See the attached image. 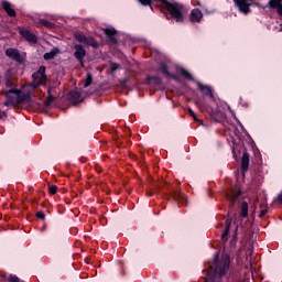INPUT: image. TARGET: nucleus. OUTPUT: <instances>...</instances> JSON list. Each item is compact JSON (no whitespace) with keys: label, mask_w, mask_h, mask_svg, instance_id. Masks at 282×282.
I'll return each instance as SVG.
<instances>
[{"label":"nucleus","mask_w":282,"mask_h":282,"mask_svg":"<svg viewBox=\"0 0 282 282\" xmlns=\"http://www.w3.org/2000/svg\"><path fill=\"white\" fill-rule=\"evenodd\" d=\"M208 268L216 279L226 276L230 281V276H232L230 273V254L228 253H224L221 259H219L218 252L214 253L213 260L208 262Z\"/></svg>","instance_id":"nucleus-1"},{"label":"nucleus","mask_w":282,"mask_h":282,"mask_svg":"<svg viewBox=\"0 0 282 282\" xmlns=\"http://www.w3.org/2000/svg\"><path fill=\"white\" fill-rule=\"evenodd\" d=\"M141 3V6L151 8L153 10V3H161L163 10H166L176 21V23H184V13L182 12L184 10V4L178 2H171L169 0H137Z\"/></svg>","instance_id":"nucleus-2"},{"label":"nucleus","mask_w":282,"mask_h":282,"mask_svg":"<svg viewBox=\"0 0 282 282\" xmlns=\"http://www.w3.org/2000/svg\"><path fill=\"white\" fill-rule=\"evenodd\" d=\"M164 195L169 202H175L177 206H186L187 204L186 196L177 189L169 188Z\"/></svg>","instance_id":"nucleus-3"},{"label":"nucleus","mask_w":282,"mask_h":282,"mask_svg":"<svg viewBox=\"0 0 282 282\" xmlns=\"http://www.w3.org/2000/svg\"><path fill=\"white\" fill-rule=\"evenodd\" d=\"M74 39L77 41V43H82V45H87L88 47H94V50H98V47H100V44L98 41H96V39L93 36H86L82 32H75Z\"/></svg>","instance_id":"nucleus-4"},{"label":"nucleus","mask_w":282,"mask_h":282,"mask_svg":"<svg viewBox=\"0 0 282 282\" xmlns=\"http://www.w3.org/2000/svg\"><path fill=\"white\" fill-rule=\"evenodd\" d=\"M17 88L1 90V96H4L6 98V101L3 102L4 107H17Z\"/></svg>","instance_id":"nucleus-5"},{"label":"nucleus","mask_w":282,"mask_h":282,"mask_svg":"<svg viewBox=\"0 0 282 282\" xmlns=\"http://www.w3.org/2000/svg\"><path fill=\"white\" fill-rule=\"evenodd\" d=\"M251 1L252 0H234V3L241 14H250V12H252V9H250V6H252Z\"/></svg>","instance_id":"nucleus-6"},{"label":"nucleus","mask_w":282,"mask_h":282,"mask_svg":"<svg viewBox=\"0 0 282 282\" xmlns=\"http://www.w3.org/2000/svg\"><path fill=\"white\" fill-rule=\"evenodd\" d=\"M74 50V57L76 61H78V63H80L82 67H85V57L87 56V51L83 44H75Z\"/></svg>","instance_id":"nucleus-7"},{"label":"nucleus","mask_w":282,"mask_h":282,"mask_svg":"<svg viewBox=\"0 0 282 282\" xmlns=\"http://www.w3.org/2000/svg\"><path fill=\"white\" fill-rule=\"evenodd\" d=\"M19 34L20 36H22V39H24V41H26L31 45H36V43H39V37L36 36V34L30 32V30L28 29H20Z\"/></svg>","instance_id":"nucleus-8"},{"label":"nucleus","mask_w":282,"mask_h":282,"mask_svg":"<svg viewBox=\"0 0 282 282\" xmlns=\"http://www.w3.org/2000/svg\"><path fill=\"white\" fill-rule=\"evenodd\" d=\"M32 78L37 85H45L47 83V75H45V66H40L39 70L33 73Z\"/></svg>","instance_id":"nucleus-9"},{"label":"nucleus","mask_w":282,"mask_h":282,"mask_svg":"<svg viewBox=\"0 0 282 282\" xmlns=\"http://www.w3.org/2000/svg\"><path fill=\"white\" fill-rule=\"evenodd\" d=\"M4 54L6 56H8V58L15 61V63H23V56H21V53L19 52L18 48H7L4 51Z\"/></svg>","instance_id":"nucleus-10"},{"label":"nucleus","mask_w":282,"mask_h":282,"mask_svg":"<svg viewBox=\"0 0 282 282\" xmlns=\"http://www.w3.org/2000/svg\"><path fill=\"white\" fill-rule=\"evenodd\" d=\"M196 85L198 91L204 94L207 98H210V100H215V95L213 94V88L210 86L204 85L202 82H196Z\"/></svg>","instance_id":"nucleus-11"},{"label":"nucleus","mask_w":282,"mask_h":282,"mask_svg":"<svg viewBox=\"0 0 282 282\" xmlns=\"http://www.w3.org/2000/svg\"><path fill=\"white\" fill-rule=\"evenodd\" d=\"M104 34L107 36L108 43H111V45H118V39H116V34H118V31L113 28L104 29Z\"/></svg>","instance_id":"nucleus-12"},{"label":"nucleus","mask_w":282,"mask_h":282,"mask_svg":"<svg viewBox=\"0 0 282 282\" xmlns=\"http://www.w3.org/2000/svg\"><path fill=\"white\" fill-rule=\"evenodd\" d=\"M202 19H204V13L199 9H193L189 13L191 23H202Z\"/></svg>","instance_id":"nucleus-13"},{"label":"nucleus","mask_w":282,"mask_h":282,"mask_svg":"<svg viewBox=\"0 0 282 282\" xmlns=\"http://www.w3.org/2000/svg\"><path fill=\"white\" fill-rule=\"evenodd\" d=\"M248 169H250V154L248 151H243L241 156V171L243 175L248 173Z\"/></svg>","instance_id":"nucleus-14"},{"label":"nucleus","mask_w":282,"mask_h":282,"mask_svg":"<svg viewBox=\"0 0 282 282\" xmlns=\"http://www.w3.org/2000/svg\"><path fill=\"white\" fill-rule=\"evenodd\" d=\"M166 182L162 181L160 183H153L152 184V191L147 192L148 197H153L155 193H162L164 191V187L166 186Z\"/></svg>","instance_id":"nucleus-15"},{"label":"nucleus","mask_w":282,"mask_h":282,"mask_svg":"<svg viewBox=\"0 0 282 282\" xmlns=\"http://www.w3.org/2000/svg\"><path fill=\"white\" fill-rule=\"evenodd\" d=\"M207 113L214 122H221L224 120V112L221 110H215L213 108L207 109Z\"/></svg>","instance_id":"nucleus-16"},{"label":"nucleus","mask_w":282,"mask_h":282,"mask_svg":"<svg viewBox=\"0 0 282 282\" xmlns=\"http://www.w3.org/2000/svg\"><path fill=\"white\" fill-rule=\"evenodd\" d=\"M267 8L276 10V13L282 17V0H269Z\"/></svg>","instance_id":"nucleus-17"},{"label":"nucleus","mask_w":282,"mask_h":282,"mask_svg":"<svg viewBox=\"0 0 282 282\" xmlns=\"http://www.w3.org/2000/svg\"><path fill=\"white\" fill-rule=\"evenodd\" d=\"M230 226H232V218H227L226 221H225V229L221 234L223 243H226V241H228V235L230 232Z\"/></svg>","instance_id":"nucleus-18"},{"label":"nucleus","mask_w":282,"mask_h":282,"mask_svg":"<svg viewBox=\"0 0 282 282\" xmlns=\"http://www.w3.org/2000/svg\"><path fill=\"white\" fill-rule=\"evenodd\" d=\"M2 9L4 10V12H7L8 17H11L12 19H14V17H17V11L14 9H12V4L7 1L3 0L1 2Z\"/></svg>","instance_id":"nucleus-19"},{"label":"nucleus","mask_w":282,"mask_h":282,"mask_svg":"<svg viewBox=\"0 0 282 282\" xmlns=\"http://www.w3.org/2000/svg\"><path fill=\"white\" fill-rule=\"evenodd\" d=\"M159 72L162 73L163 76H166L167 78H175V76L169 72V65H166V63L161 62L159 64Z\"/></svg>","instance_id":"nucleus-20"},{"label":"nucleus","mask_w":282,"mask_h":282,"mask_svg":"<svg viewBox=\"0 0 282 282\" xmlns=\"http://www.w3.org/2000/svg\"><path fill=\"white\" fill-rule=\"evenodd\" d=\"M58 54H61V50L58 47H54L48 53H45L43 58L44 61H52L53 58H56Z\"/></svg>","instance_id":"nucleus-21"},{"label":"nucleus","mask_w":282,"mask_h":282,"mask_svg":"<svg viewBox=\"0 0 282 282\" xmlns=\"http://www.w3.org/2000/svg\"><path fill=\"white\" fill-rule=\"evenodd\" d=\"M145 83L148 85H155L156 87H160V85H162V77H158V76H150L145 78Z\"/></svg>","instance_id":"nucleus-22"},{"label":"nucleus","mask_w":282,"mask_h":282,"mask_svg":"<svg viewBox=\"0 0 282 282\" xmlns=\"http://www.w3.org/2000/svg\"><path fill=\"white\" fill-rule=\"evenodd\" d=\"M30 98V95H23L21 94V90H17V95H15V107H19V105H23V101Z\"/></svg>","instance_id":"nucleus-23"},{"label":"nucleus","mask_w":282,"mask_h":282,"mask_svg":"<svg viewBox=\"0 0 282 282\" xmlns=\"http://www.w3.org/2000/svg\"><path fill=\"white\" fill-rule=\"evenodd\" d=\"M68 100H73L74 105H78V100H80V93H78L77 90H72L68 94Z\"/></svg>","instance_id":"nucleus-24"},{"label":"nucleus","mask_w":282,"mask_h":282,"mask_svg":"<svg viewBox=\"0 0 282 282\" xmlns=\"http://www.w3.org/2000/svg\"><path fill=\"white\" fill-rule=\"evenodd\" d=\"M40 25L43 28H48V30H54L56 28V24L54 22H50V20L41 19Z\"/></svg>","instance_id":"nucleus-25"},{"label":"nucleus","mask_w":282,"mask_h":282,"mask_svg":"<svg viewBox=\"0 0 282 282\" xmlns=\"http://www.w3.org/2000/svg\"><path fill=\"white\" fill-rule=\"evenodd\" d=\"M180 74L181 76H183V78H185V80H194L193 75L188 70H186V68L181 67Z\"/></svg>","instance_id":"nucleus-26"},{"label":"nucleus","mask_w":282,"mask_h":282,"mask_svg":"<svg viewBox=\"0 0 282 282\" xmlns=\"http://www.w3.org/2000/svg\"><path fill=\"white\" fill-rule=\"evenodd\" d=\"M240 217L242 218L248 217V202H242L240 206Z\"/></svg>","instance_id":"nucleus-27"},{"label":"nucleus","mask_w":282,"mask_h":282,"mask_svg":"<svg viewBox=\"0 0 282 282\" xmlns=\"http://www.w3.org/2000/svg\"><path fill=\"white\" fill-rule=\"evenodd\" d=\"M55 100H56V97L50 94V96H47V100L44 101V107H50Z\"/></svg>","instance_id":"nucleus-28"},{"label":"nucleus","mask_w":282,"mask_h":282,"mask_svg":"<svg viewBox=\"0 0 282 282\" xmlns=\"http://www.w3.org/2000/svg\"><path fill=\"white\" fill-rule=\"evenodd\" d=\"M94 83V77L91 76V73L87 74L86 82L84 84V87L87 88Z\"/></svg>","instance_id":"nucleus-29"},{"label":"nucleus","mask_w":282,"mask_h":282,"mask_svg":"<svg viewBox=\"0 0 282 282\" xmlns=\"http://www.w3.org/2000/svg\"><path fill=\"white\" fill-rule=\"evenodd\" d=\"M48 193H50V195H56V193H58V186H56V185H51V186L48 187Z\"/></svg>","instance_id":"nucleus-30"},{"label":"nucleus","mask_w":282,"mask_h":282,"mask_svg":"<svg viewBox=\"0 0 282 282\" xmlns=\"http://www.w3.org/2000/svg\"><path fill=\"white\" fill-rule=\"evenodd\" d=\"M120 67V64L118 63H110V72L113 74V72H117V69Z\"/></svg>","instance_id":"nucleus-31"},{"label":"nucleus","mask_w":282,"mask_h":282,"mask_svg":"<svg viewBox=\"0 0 282 282\" xmlns=\"http://www.w3.org/2000/svg\"><path fill=\"white\" fill-rule=\"evenodd\" d=\"M6 87L8 89H13L12 87H14V83L10 79V78H7L6 80Z\"/></svg>","instance_id":"nucleus-32"},{"label":"nucleus","mask_w":282,"mask_h":282,"mask_svg":"<svg viewBox=\"0 0 282 282\" xmlns=\"http://www.w3.org/2000/svg\"><path fill=\"white\" fill-rule=\"evenodd\" d=\"M241 196V191H237L232 197L231 206H235V202H237V198Z\"/></svg>","instance_id":"nucleus-33"},{"label":"nucleus","mask_w":282,"mask_h":282,"mask_svg":"<svg viewBox=\"0 0 282 282\" xmlns=\"http://www.w3.org/2000/svg\"><path fill=\"white\" fill-rule=\"evenodd\" d=\"M35 217H37V219H41L42 221H45V214L43 212H37L35 214Z\"/></svg>","instance_id":"nucleus-34"},{"label":"nucleus","mask_w":282,"mask_h":282,"mask_svg":"<svg viewBox=\"0 0 282 282\" xmlns=\"http://www.w3.org/2000/svg\"><path fill=\"white\" fill-rule=\"evenodd\" d=\"M9 282H19V276L11 274V275L9 276Z\"/></svg>","instance_id":"nucleus-35"},{"label":"nucleus","mask_w":282,"mask_h":282,"mask_svg":"<svg viewBox=\"0 0 282 282\" xmlns=\"http://www.w3.org/2000/svg\"><path fill=\"white\" fill-rule=\"evenodd\" d=\"M265 215H268V209H262L259 214V217L262 218L265 217Z\"/></svg>","instance_id":"nucleus-36"},{"label":"nucleus","mask_w":282,"mask_h":282,"mask_svg":"<svg viewBox=\"0 0 282 282\" xmlns=\"http://www.w3.org/2000/svg\"><path fill=\"white\" fill-rule=\"evenodd\" d=\"M194 119V122H198L199 124H203L204 121H202L200 119L197 118V115H194V117H192Z\"/></svg>","instance_id":"nucleus-37"},{"label":"nucleus","mask_w":282,"mask_h":282,"mask_svg":"<svg viewBox=\"0 0 282 282\" xmlns=\"http://www.w3.org/2000/svg\"><path fill=\"white\" fill-rule=\"evenodd\" d=\"M31 204H33V206H39V199L31 198Z\"/></svg>","instance_id":"nucleus-38"},{"label":"nucleus","mask_w":282,"mask_h":282,"mask_svg":"<svg viewBox=\"0 0 282 282\" xmlns=\"http://www.w3.org/2000/svg\"><path fill=\"white\" fill-rule=\"evenodd\" d=\"M187 113L193 118L195 117V111H193V109L188 108L187 109Z\"/></svg>","instance_id":"nucleus-39"},{"label":"nucleus","mask_w":282,"mask_h":282,"mask_svg":"<svg viewBox=\"0 0 282 282\" xmlns=\"http://www.w3.org/2000/svg\"><path fill=\"white\" fill-rule=\"evenodd\" d=\"M6 116H8V115L6 113V111L0 110V120H1L2 118H6Z\"/></svg>","instance_id":"nucleus-40"},{"label":"nucleus","mask_w":282,"mask_h":282,"mask_svg":"<svg viewBox=\"0 0 282 282\" xmlns=\"http://www.w3.org/2000/svg\"><path fill=\"white\" fill-rule=\"evenodd\" d=\"M192 3H193V6H202V3L199 2V0H193Z\"/></svg>","instance_id":"nucleus-41"},{"label":"nucleus","mask_w":282,"mask_h":282,"mask_svg":"<svg viewBox=\"0 0 282 282\" xmlns=\"http://www.w3.org/2000/svg\"><path fill=\"white\" fill-rule=\"evenodd\" d=\"M231 243H237V236L234 237V239L231 240Z\"/></svg>","instance_id":"nucleus-42"},{"label":"nucleus","mask_w":282,"mask_h":282,"mask_svg":"<svg viewBox=\"0 0 282 282\" xmlns=\"http://www.w3.org/2000/svg\"><path fill=\"white\" fill-rule=\"evenodd\" d=\"M50 94H52V88L47 89V96H50Z\"/></svg>","instance_id":"nucleus-43"},{"label":"nucleus","mask_w":282,"mask_h":282,"mask_svg":"<svg viewBox=\"0 0 282 282\" xmlns=\"http://www.w3.org/2000/svg\"><path fill=\"white\" fill-rule=\"evenodd\" d=\"M279 32H282V23L280 24V30H279Z\"/></svg>","instance_id":"nucleus-44"},{"label":"nucleus","mask_w":282,"mask_h":282,"mask_svg":"<svg viewBox=\"0 0 282 282\" xmlns=\"http://www.w3.org/2000/svg\"><path fill=\"white\" fill-rule=\"evenodd\" d=\"M80 161H82V162H86V159H85V158H83Z\"/></svg>","instance_id":"nucleus-45"},{"label":"nucleus","mask_w":282,"mask_h":282,"mask_svg":"<svg viewBox=\"0 0 282 282\" xmlns=\"http://www.w3.org/2000/svg\"><path fill=\"white\" fill-rule=\"evenodd\" d=\"M30 191H34V188L30 187Z\"/></svg>","instance_id":"nucleus-46"},{"label":"nucleus","mask_w":282,"mask_h":282,"mask_svg":"<svg viewBox=\"0 0 282 282\" xmlns=\"http://www.w3.org/2000/svg\"><path fill=\"white\" fill-rule=\"evenodd\" d=\"M122 274L124 275V271H122Z\"/></svg>","instance_id":"nucleus-47"},{"label":"nucleus","mask_w":282,"mask_h":282,"mask_svg":"<svg viewBox=\"0 0 282 282\" xmlns=\"http://www.w3.org/2000/svg\"><path fill=\"white\" fill-rule=\"evenodd\" d=\"M256 6H259V3H256Z\"/></svg>","instance_id":"nucleus-48"},{"label":"nucleus","mask_w":282,"mask_h":282,"mask_svg":"<svg viewBox=\"0 0 282 282\" xmlns=\"http://www.w3.org/2000/svg\"><path fill=\"white\" fill-rule=\"evenodd\" d=\"M216 282H221V281H216Z\"/></svg>","instance_id":"nucleus-49"}]
</instances>
